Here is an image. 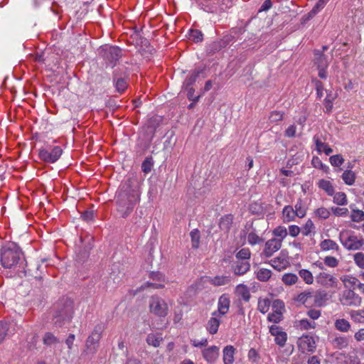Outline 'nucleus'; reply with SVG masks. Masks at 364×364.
I'll return each mask as SVG.
<instances>
[{
    "instance_id": "f257e3e1",
    "label": "nucleus",
    "mask_w": 364,
    "mask_h": 364,
    "mask_svg": "<svg viewBox=\"0 0 364 364\" xmlns=\"http://www.w3.org/2000/svg\"><path fill=\"white\" fill-rule=\"evenodd\" d=\"M130 180L120 187L116 196L117 211L123 218H127L140 200V193L136 188H133Z\"/></svg>"
},
{
    "instance_id": "f03ea898",
    "label": "nucleus",
    "mask_w": 364,
    "mask_h": 364,
    "mask_svg": "<svg viewBox=\"0 0 364 364\" xmlns=\"http://www.w3.org/2000/svg\"><path fill=\"white\" fill-rule=\"evenodd\" d=\"M73 301L68 298L63 297L54 305L53 315V322L56 326L60 327L65 323H68L73 318Z\"/></svg>"
},
{
    "instance_id": "7ed1b4c3",
    "label": "nucleus",
    "mask_w": 364,
    "mask_h": 364,
    "mask_svg": "<svg viewBox=\"0 0 364 364\" xmlns=\"http://www.w3.org/2000/svg\"><path fill=\"white\" fill-rule=\"evenodd\" d=\"M328 300V294L324 290L311 291L306 290L299 294L296 301L306 306H322Z\"/></svg>"
},
{
    "instance_id": "20e7f679",
    "label": "nucleus",
    "mask_w": 364,
    "mask_h": 364,
    "mask_svg": "<svg viewBox=\"0 0 364 364\" xmlns=\"http://www.w3.org/2000/svg\"><path fill=\"white\" fill-rule=\"evenodd\" d=\"M22 252L14 243L4 246L1 250L0 260L5 268H12L21 260Z\"/></svg>"
},
{
    "instance_id": "39448f33",
    "label": "nucleus",
    "mask_w": 364,
    "mask_h": 364,
    "mask_svg": "<svg viewBox=\"0 0 364 364\" xmlns=\"http://www.w3.org/2000/svg\"><path fill=\"white\" fill-rule=\"evenodd\" d=\"M339 239L343 246L350 251L358 250L364 245L363 237L362 235H356L353 232H341Z\"/></svg>"
},
{
    "instance_id": "423d86ee",
    "label": "nucleus",
    "mask_w": 364,
    "mask_h": 364,
    "mask_svg": "<svg viewBox=\"0 0 364 364\" xmlns=\"http://www.w3.org/2000/svg\"><path fill=\"white\" fill-rule=\"evenodd\" d=\"M105 330L103 323H97L85 342V350L87 353L94 354L97 352L99 342L102 338V334Z\"/></svg>"
},
{
    "instance_id": "0eeeda50",
    "label": "nucleus",
    "mask_w": 364,
    "mask_h": 364,
    "mask_svg": "<svg viewBox=\"0 0 364 364\" xmlns=\"http://www.w3.org/2000/svg\"><path fill=\"white\" fill-rule=\"evenodd\" d=\"M63 154V149L59 146L46 149L41 148L38 151L39 159L46 163L56 162Z\"/></svg>"
},
{
    "instance_id": "6e6552de",
    "label": "nucleus",
    "mask_w": 364,
    "mask_h": 364,
    "mask_svg": "<svg viewBox=\"0 0 364 364\" xmlns=\"http://www.w3.org/2000/svg\"><path fill=\"white\" fill-rule=\"evenodd\" d=\"M102 55L107 63L113 68L122 57V50L117 46H105L102 48Z\"/></svg>"
},
{
    "instance_id": "1a4fd4ad",
    "label": "nucleus",
    "mask_w": 364,
    "mask_h": 364,
    "mask_svg": "<svg viewBox=\"0 0 364 364\" xmlns=\"http://www.w3.org/2000/svg\"><path fill=\"white\" fill-rule=\"evenodd\" d=\"M150 311L160 317H165L168 314L166 303L159 296H152L149 302Z\"/></svg>"
},
{
    "instance_id": "9d476101",
    "label": "nucleus",
    "mask_w": 364,
    "mask_h": 364,
    "mask_svg": "<svg viewBox=\"0 0 364 364\" xmlns=\"http://www.w3.org/2000/svg\"><path fill=\"white\" fill-rule=\"evenodd\" d=\"M340 301L343 306L358 307L362 303V298L353 290L348 289L343 292Z\"/></svg>"
},
{
    "instance_id": "9b49d317",
    "label": "nucleus",
    "mask_w": 364,
    "mask_h": 364,
    "mask_svg": "<svg viewBox=\"0 0 364 364\" xmlns=\"http://www.w3.org/2000/svg\"><path fill=\"white\" fill-rule=\"evenodd\" d=\"M269 264L279 272L285 269L290 264L288 255L284 251H282L278 257L271 259Z\"/></svg>"
},
{
    "instance_id": "f8f14e48",
    "label": "nucleus",
    "mask_w": 364,
    "mask_h": 364,
    "mask_svg": "<svg viewBox=\"0 0 364 364\" xmlns=\"http://www.w3.org/2000/svg\"><path fill=\"white\" fill-rule=\"evenodd\" d=\"M230 300L228 294H222L218 299V310L214 311L212 316H224L225 315L230 309Z\"/></svg>"
},
{
    "instance_id": "ddd939ff",
    "label": "nucleus",
    "mask_w": 364,
    "mask_h": 364,
    "mask_svg": "<svg viewBox=\"0 0 364 364\" xmlns=\"http://www.w3.org/2000/svg\"><path fill=\"white\" fill-rule=\"evenodd\" d=\"M282 245L280 240L270 239L265 242L262 255L265 257H270L282 247Z\"/></svg>"
},
{
    "instance_id": "4468645a",
    "label": "nucleus",
    "mask_w": 364,
    "mask_h": 364,
    "mask_svg": "<svg viewBox=\"0 0 364 364\" xmlns=\"http://www.w3.org/2000/svg\"><path fill=\"white\" fill-rule=\"evenodd\" d=\"M298 345L304 352L313 353L316 348L315 338L311 336H301L299 340Z\"/></svg>"
},
{
    "instance_id": "2eb2a0df",
    "label": "nucleus",
    "mask_w": 364,
    "mask_h": 364,
    "mask_svg": "<svg viewBox=\"0 0 364 364\" xmlns=\"http://www.w3.org/2000/svg\"><path fill=\"white\" fill-rule=\"evenodd\" d=\"M113 82L117 92L119 93L124 92L128 87L127 77L125 75L124 76L120 75L117 70L113 72Z\"/></svg>"
},
{
    "instance_id": "dca6fc26",
    "label": "nucleus",
    "mask_w": 364,
    "mask_h": 364,
    "mask_svg": "<svg viewBox=\"0 0 364 364\" xmlns=\"http://www.w3.org/2000/svg\"><path fill=\"white\" fill-rule=\"evenodd\" d=\"M203 358L210 364L214 363L219 357V348L215 346H212L209 348H205L202 351Z\"/></svg>"
},
{
    "instance_id": "f3484780",
    "label": "nucleus",
    "mask_w": 364,
    "mask_h": 364,
    "mask_svg": "<svg viewBox=\"0 0 364 364\" xmlns=\"http://www.w3.org/2000/svg\"><path fill=\"white\" fill-rule=\"evenodd\" d=\"M317 282L323 286L334 287L337 284V279L333 275L322 272L316 277Z\"/></svg>"
},
{
    "instance_id": "a211bd4d",
    "label": "nucleus",
    "mask_w": 364,
    "mask_h": 364,
    "mask_svg": "<svg viewBox=\"0 0 364 364\" xmlns=\"http://www.w3.org/2000/svg\"><path fill=\"white\" fill-rule=\"evenodd\" d=\"M220 317L221 316H212L208 319L205 328L210 334L214 335L217 333L219 326L221 323Z\"/></svg>"
},
{
    "instance_id": "6ab92c4d",
    "label": "nucleus",
    "mask_w": 364,
    "mask_h": 364,
    "mask_svg": "<svg viewBox=\"0 0 364 364\" xmlns=\"http://www.w3.org/2000/svg\"><path fill=\"white\" fill-rule=\"evenodd\" d=\"M163 341L164 338L161 333H150L147 335L146 338V343L154 348L159 347Z\"/></svg>"
},
{
    "instance_id": "aec40b11",
    "label": "nucleus",
    "mask_w": 364,
    "mask_h": 364,
    "mask_svg": "<svg viewBox=\"0 0 364 364\" xmlns=\"http://www.w3.org/2000/svg\"><path fill=\"white\" fill-rule=\"evenodd\" d=\"M250 269V264L249 261L237 260L233 267V272L236 275H243L247 273Z\"/></svg>"
},
{
    "instance_id": "412c9836",
    "label": "nucleus",
    "mask_w": 364,
    "mask_h": 364,
    "mask_svg": "<svg viewBox=\"0 0 364 364\" xmlns=\"http://www.w3.org/2000/svg\"><path fill=\"white\" fill-rule=\"evenodd\" d=\"M220 0H204L200 3L204 11L210 13H216L218 11Z\"/></svg>"
},
{
    "instance_id": "4be33fe9",
    "label": "nucleus",
    "mask_w": 364,
    "mask_h": 364,
    "mask_svg": "<svg viewBox=\"0 0 364 364\" xmlns=\"http://www.w3.org/2000/svg\"><path fill=\"white\" fill-rule=\"evenodd\" d=\"M235 348L232 346H227L223 349V362L224 364H232L234 362V355Z\"/></svg>"
},
{
    "instance_id": "5701e85b",
    "label": "nucleus",
    "mask_w": 364,
    "mask_h": 364,
    "mask_svg": "<svg viewBox=\"0 0 364 364\" xmlns=\"http://www.w3.org/2000/svg\"><path fill=\"white\" fill-rule=\"evenodd\" d=\"M283 215V221L284 223H289L295 220L297 215L295 213L294 210V208L291 205H286L284 207L282 210Z\"/></svg>"
},
{
    "instance_id": "b1692460",
    "label": "nucleus",
    "mask_w": 364,
    "mask_h": 364,
    "mask_svg": "<svg viewBox=\"0 0 364 364\" xmlns=\"http://www.w3.org/2000/svg\"><path fill=\"white\" fill-rule=\"evenodd\" d=\"M315 55V64L317 65V68H328V60L327 57L320 51L319 50H316L314 51Z\"/></svg>"
},
{
    "instance_id": "393cba45",
    "label": "nucleus",
    "mask_w": 364,
    "mask_h": 364,
    "mask_svg": "<svg viewBox=\"0 0 364 364\" xmlns=\"http://www.w3.org/2000/svg\"><path fill=\"white\" fill-rule=\"evenodd\" d=\"M233 222V215L232 214H227L223 216L219 223L220 228L225 232H228Z\"/></svg>"
},
{
    "instance_id": "a878e982",
    "label": "nucleus",
    "mask_w": 364,
    "mask_h": 364,
    "mask_svg": "<svg viewBox=\"0 0 364 364\" xmlns=\"http://www.w3.org/2000/svg\"><path fill=\"white\" fill-rule=\"evenodd\" d=\"M235 293L237 296L245 301H249L250 299V293L249 288L245 284H239L236 287Z\"/></svg>"
},
{
    "instance_id": "bb28decb",
    "label": "nucleus",
    "mask_w": 364,
    "mask_h": 364,
    "mask_svg": "<svg viewBox=\"0 0 364 364\" xmlns=\"http://www.w3.org/2000/svg\"><path fill=\"white\" fill-rule=\"evenodd\" d=\"M293 208L298 218H303L304 217H305L307 208L301 198H299L296 200L294 207Z\"/></svg>"
},
{
    "instance_id": "cd10ccee",
    "label": "nucleus",
    "mask_w": 364,
    "mask_h": 364,
    "mask_svg": "<svg viewBox=\"0 0 364 364\" xmlns=\"http://www.w3.org/2000/svg\"><path fill=\"white\" fill-rule=\"evenodd\" d=\"M320 247L322 251H338L339 250V246L338 244L335 241L330 239H326L321 241L320 243Z\"/></svg>"
},
{
    "instance_id": "c85d7f7f",
    "label": "nucleus",
    "mask_w": 364,
    "mask_h": 364,
    "mask_svg": "<svg viewBox=\"0 0 364 364\" xmlns=\"http://www.w3.org/2000/svg\"><path fill=\"white\" fill-rule=\"evenodd\" d=\"M201 73V69H195L193 70L183 82L185 88L188 89V87H191Z\"/></svg>"
},
{
    "instance_id": "c756f323",
    "label": "nucleus",
    "mask_w": 364,
    "mask_h": 364,
    "mask_svg": "<svg viewBox=\"0 0 364 364\" xmlns=\"http://www.w3.org/2000/svg\"><path fill=\"white\" fill-rule=\"evenodd\" d=\"M329 0H318L313 9L307 14L306 19H310L316 15L321 9L324 8Z\"/></svg>"
},
{
    "instance_id": "7c9ffc66",
    "label": "nucleus",
    "mask_w": 364,
    "mask_h": 364,
    "mask_svg": "<svg viewBox=\"0 0 364 364\" xmlns=\"http://www.w3.org/2000/svg\"><path fill=\"white\" fill-rule=\"evenodd\" d=\"M209 282L214 286L220 287L228 284L231 282V279L228 276H216L211 278Z\"/></svg>"
},
{
    "instance_id": "2f4dec72",
    "label": "nucleus",
    "mask_w": 364,
    "mask_h": 364,
    "mask_svg": "<svg viewBox=\"0 0 364 364\" xmlns=\"http://www.w3.org/2000/svg\"><path fill=\"white\" fill-rule=\"evenodd\" d=\"M318 187L323 190L328 196H333L335 193L334 188L329 181L321 179L318 182Z\"/></svg>"
},
{
    "instance_id": "473e14b6",
    "label": "nucleus",
    "mask_w": 364,
    "mask_h": 364,
    "mask_svg": "<svg viewBox=\"0 0 364 364\" xmlns=\"http://www.w3.org/2000/svg\"><path fill=\"white\" fill-rule=\"evenodd\" d=\"M301 232L304 236H309L315 232V226L311 219H309L305 224L300 228Z\"/></svg>"
},
{
    "instance_id": "72a5a7b5",
    "label": "nucleus",
    "mask_w": 364,
    "mask_h": 364,
    "mask_svg": "<svg viewBox=\"0 0 364 364\" xmlns=\"http://www.w3.org/2000/svg\"><path fill=\"white\" fill-rule=\"evenodd\" d=\"M335 328L341 332H348L350 329V323L344 318H338L335 321Z\"/></svg>"
},
{
    "instance_id": "f704fd0d",
    "label": "nucleus",
    "mask_w": 364,
    "mask_h": 364,
    "mask_svg": "<svg viewBox=\"0 0 364 364\" xmlns=\"http://www.w3.org/2000/svg\"><path fill=\"white\" fill-rule=\"evenodd\" d=\"M272 234L275 237L274 238H276V240H280L282 244V241L287 236L288 232L284 226L280 225L273 230Z\"/></svg>"
},
{
    "instance_id": "c9c22d12",
    "label": "nucleus",
    "mask_w": 364,
    "mask_h": 364,
    "mask_svg": "<svg viewBox=\"0 0 364 364\" xmlns=\"http://www.w3.org/2000/svg\"><path fill=\"white\" fill-rule=\"evenodd\" d=\"M316 150L319 152H324L326 155H330L333 152V149L328 146L327 144L321 141L318 139L314 137Z\"/></svg>"
},
{
    "instance_id": "e433bc0d",
    "label": "nucleus",
    "mask_w": 364,
    "mask_h": 364,
    "mask_svg": "<svg viewBox=\"0 0 364 364\" xmlns=\"http://www.w3.org/2000/svg\"><path fill=\"white\" fill-rule=\"evenodd\" d=\"M349 315L354 322L364 323V308L360 310H351Z\"/></svg>"
},
{
    "instance_id": "4c0bfd02",
    "label": "nucleus",
    "mask_w": 364,
    "mask_h": 364,
    "mask_svg": "<svg viewBox=\"0 0 364 364\" xmlns=\"http://www.w3.org/2000/svg\"><path fill=\"white\" fill-rule=\"evenodd\" d=\"M272 277V271L268 269L261 268L257 272V279L260 282H267Z\"/></svg>"
},
{
    "instance_id": "58836bf2",
    "label": "nucleus",
    "mask_w": 364,
    "mask_h": 364,
    "mask_svg": "<svg viewBox=\"0 0 364 364\" xmlns=\"http://www.w3.org/2000/svg\"><path fill=\"white\" fill-rule=\"evenodd\" d=\"M60 342L59 339L53 333L47 332L43 338V343L46 346L55 345Z\"/></svg>"
},
{
    "instance_id": "ea45409f",
    "label": "nucleus",
    "mask_w": 364,
    "mask_h": 364,
    "mask_svg": "<svg viewBox=\"0 0 364 364\" xmlns=\"http://www.w3.org/2000/svg\"><path fill=\"white\" fill-rule=\"evenodd\" d=\"M342 179L346 184L351 186L355 180V175L351 170H346L342 174Z\"/></svg>"
},
{
    "instance_id": "a19ab883",
    "label": "nucleus",
    "mask_w": 364,
    "mask_h": 364,
    "mask_svg": "<svg viewBox=\"0 0 364 364\" xmlns=\"http://www.w3.org/2000/svg\"><path fill=\"white\" fill-rule=\"evenodd\" d=\"M190 236L191 238V245L192 247L194 249H197L199 247L200 244V232L198 229H194L190 232Z\"/></svg>"
},
{
    "instance_id": "79ce46f5",
    "label": "nucleus",
    "mask_w": 364,
    "mask_h": 364,
    "mask_svg": "<svg viewBox=\"0 0 364 364\" xmlns=\"http://www.w3.org/2000/svg\"><path fill=\"white\" fill-rule=\"evenodd\" d=\"M231 36H225L218 42H214L212 45L214 51H218L221 48H225L230 42Z\"/></svg>"
},
{
    "instance_id": "37998d69",
    "label": "nucleus",
    "mask_w": 364,
    "mask_h": 364,
    "mask_svg": "<svg viewBox=\"0 0 364 364\" xmlns=\"http://www.w3.org/2000/svg\"><path fill=\"white\" fill-rule=\"evenodd\" d=\"M333 202L338 205H345L347 204V197L346 193L338 192L334 194Z\"/></svg>"
},
{
    "instance_id": "c03bdc74",
    "label": "nucleus",
    "mask_w": 364,
    "mask_h": 364,
    "mask_svg": "<svg viewBox=\"0 0 364 364\" xmlns=\"http://www.w3.org/2000/svg\"><path fill=\"white\" fill-rule=\"evenodd\" d=\"M153 166L154 161L152 157H146L141 164V170L144 173L147 174L151 172Z\"/></svg>"
},
{
    "instance_id": "a18cd8bd",
    "label": "nucleus",
    "mask_w": 364,
    "mask_h": 364,
    "mask_svg": "<svg viewBox=\"0 0 364 364\" xmlns=\"http://www.w3.org/2000/svg\"><path fill=\"white\" fill-rule=\"evenodd\" d=\"M251 256V252L249 248H242L237 252L235 257L237 260L249 261Z\"/></svg>"
},
{
    "instance_id": "49530a36",
    "label": "nucleus",
    "mask_w": 364,
    "mask_h": 364,
    "mask_svg": "<svg viewBox=\"0 0 364 364\" xmlns=\"http://www.w3.org/2000/svg\"><path fill=\"white\" fill-rule=\"evenodd\" d=\"M282 282L287 285H292L296 283L298 277L295 274H284L282 279Z\"/></svg>"
},
{
    "instance_id": "de8ad7c7",
    "label": "nucleus",
    "mask_w": 364,
    "mask_h": 364,
    "mask_svg": "<svg viewBox=\"0 0 364 364\" xmlns=\"http://www.w3.org/2000/svg\"><path fill=\"white\" fill-rule=\"evenodd\" d=\"M299 274L306 284H311L313 283L314 277L310 271L307 269H301L299 272Z\"/></svg>"
},
{
    "instance_id": "09e8293b",
    "label": "nucleus",
    "mask_w": 364,
    "mask_h": 364,
    "mask_svg": "<svg viewBox=\"0 0 364 364\" xmlns=\"http://www.w3.org/2000/svg\"><path fill=\"white\" fill-rule=\"evenodd\" d=\"M282 313L279 310H276L274 312L269 314L267 319L269 321L277 323L282 319Z\"/></svg>"
},
{
    "instance_id": "8fccbe9b",
    "label": "nucleus",
    "mask_w": 364,
    "mask_h": 364,
    "mask_svg": "<svg viewBox=\"0 0 364 364\" xmlns=\"http://www.w3.org/2000/svg\"><path fill=\"white\" fill-rule=\"evenodd\" d=\"M333 343L340 349L344 348L348 345V339L345 336L336 337L333 340Z\"/></svg>"
},
{
    "instance_id": "3c124183",
    "label": "nucleus",
    "mask_w": 364,
    "mask_h": 364,
    "mask_svg": "<svg viewBox=\"0 0 364 364\" xmlns=\"http://www.w3.org/2000/svg\"><path fill=\"white\" fill-rule=\"evenodd\" d=\"M270 301L267 299H259L258 301V310L262 314L268 311Z\"/></svg>"
},
{
    "instance_id": "603ef678",
    "label": "nucleus",
    "mask_w": 364,
    "mask_h": 364,
    "mask_svg": "<svg viewBox=\"0 0 364 364\" xmlns=\"http://www.w3.org/2000/svg\"><path fill=\"white\" fill-rule=\"evenodd\" d=\"M247 241L251 245H255L262 242L263 239L259 237L255 232H251L247 235Z\"/></svg>"
},
{
    "instance_id": "864d4df0",
    "label": "nucleus",
    "mask_w": 364,
    "mask_h": 364,
    "mask_svg": "<svg viewBox=\"0 0 364 364\" xmlns=\"http://www.w3.org/2000/svg\"><path fill=\"white\" fill-rule=\"evenodd\" d=\"M355 264L360 269H364V253L357 252L353 255Z\"/></svg>"
},
{
    "instance_id": "5fc2aeb1",
    "label": "nucleus",
    "mask_w": 364,
    "mask_h": 364,
    "mask_svg": "<svg viewBox=\"0 0 364 364\" xmlns=\"http://www.w3.org/2000/svg\"><path fill=\"white\" fill-rule=\"evenodd\" d=\"M350 218L353 222H361L364 220V212L360 210H353Z\"/></svg>"
},
{
    "instance_id": "6e6d98bb",
    "label": "nucleus",
    "mask_w": 364,
    "mask_h": 364,
    "mask_svg": "<svg viewBox=\"0 0 364 364\" xmlns=\"http://www.w3.org/2000/svg\"><path fill=\"white\" fill-rule=\"evenodd\" d=\"M189 38L194 42H201L203 41V33L198 30H191L189 33Z\"/></svg>"
},
{
    "instance_id": "4d7b16f0",
    "label": "nucleus",
    "mask_w": 364,
    "mask_h": 364,
    "mask_svg": "<svg viewBox=\"0 0 364 364\" xmlns=\"http://www.w3.org/2000/svg\"><path fill=\"white\" fill-rule=\"evenodd\" d=\"M299 326L301 329L308 330L315 328L316 323L314 321H310L307 318H303L299 321Z\"/></svg>"
},
{
    "instance_id": "13d9d810",
    "label": "nucleus",
    "mask_w": 364,
    "mask_h": 364,
    "mask_svg": "<svg viewBox=\"0 0 364 364\" xmlns=\"http://www.w3.org/2000/svg\"><path fill=\"white\" fill-rule=\"evenodd\" d=\"M9 329V327L8 323L0 321V343H1L5 339Z\"/></svg>"
},
{
    "instance_id": "bf43d9fd",
    "label": "nucleus",
    "mask_w": 364,
    "mask_h": 364,
    "mask_svg": "<svg viewBox=\"0 0 364 364\" xmlns=\"http://www.w3.org/2000/svg\"><path fill=\"white\" fill-rule=\"evenodd\" d=\"M314 213L316 216L321 219H327L330 216V211L323 207L316 209Z\"/></svg>"
},
{
    "instance_id": "052dcab7",
    "label": "nucleus",
    "mask_w": 364,
    "mask_h": 364,
    "mask_svg": "<svg viewBox=\"0 0 364 364\" xmlns=\"http://www.w3.org/2000/svg\"><path fill=\"white\" fill-rule=\"evenodd\" d=\"M334 97H331L330 95H327L326 97L324 100V112L329 113L331 112L333 109V101L334 100Z\"/></svg>"
},
{
    "instance_id": "680f3d73",
    "label": "nucleus",
    "mask_w": 364,
    "mask_h": 364,
    "mask_svg": "<svg viewBox=\"0 0 364 364\" xmlns=\"http://www.w3.org/2000/svg\"><path fill=\"white\" fill-rule=\"evenodd\" d=\"M331 164L333 166L338 167L344 162V159L341 154L331 156L329 159Z\"/></svg>"
},
{
    "instance_id": "e2e57ef3",
    "label": "nucleus",
    "mask_w": 364,
    "mask_h": 364,
    "mask_svg": "<svg viewBox=\"0 0 364 364\" xmlns=\"http://www.w3.org/2000/svg\"><path fill=\"white\" fill-rule=\"evenodd\" d=\"M287 340V335L284 331L279 333V335H276L275 338H274L275 343L280 347L284 346V345L286 344Z\"/></svg>"
},
{
    "instance_id": "0e129e2a",
    "label": "nucleus",
    "mask_w": 364,
    "mask_h": 364,
    "mask_svg": "<svg viewBox=\"0 0 364 364\" xmlns=\"http://www.w3.org/2000/svg\"><path fill=\"white\" fill-rule=\"evenodd\" d=\"M284 113L279 111H273L270 113L269 119L272 122L282 121L284 118Z\"/></svg>"
},
{
    "instance_id": "69168bd1",
    "label": "nucleus",
    "mask_w": 364,
    "mask_h": 364,
    "mask_svg": "<svg viewBox=\"0 0 364 364\" xmlns=\"http://www.w3.org/2000/svg\"><path fill=\"white\" fill-rule=\"evenodd\" d=\"M324 264L330 267H336L338 264V260L331 256H328L324 258Z\"/></svg>"
},
{
    "instance_id": "338daca9",
    "label": "nucleus",
    "mask_w": 364,
    "mask_h": 364,
    "mask_svg": "<svg viewBox=\"0 0 364 364\" xmlns=\"http://www.w3.org/2000/svg\"><path fill=\"white\" fill-rule=\"evenodd\" d=\"M248 359L252 363H257L260 356L255 348H251L248 352Z\"/></svg>"
},
{
    "instance_id": "774afa93",
    "label": "nucleus",
    "mask_w": 364,
    "mask_h": 364,
    "mask_svg": "<svg viewBox=\"0 0 364 364\" xmlns=\"http://www.w3.org/2000/svg\"><path fill=\"white\" fill-rule=\"evenodd\" d=\"M150 278L156 282H165V276L159 272H151L150 273Z\"/></svg>"
}]
</instances>
